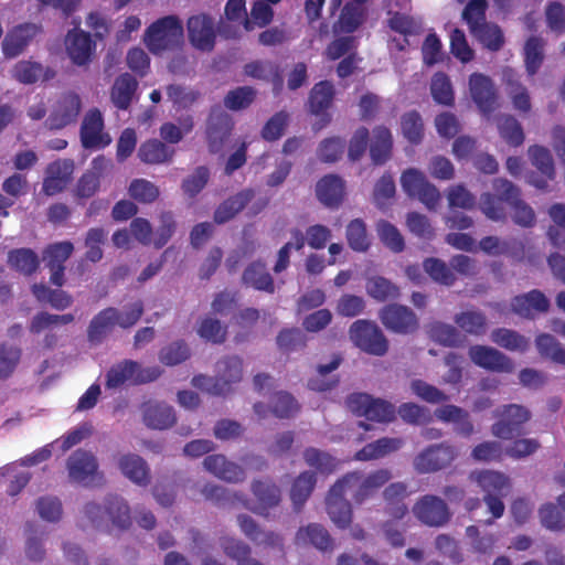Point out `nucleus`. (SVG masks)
I'll use <instances>...</instances> for the list:
<instances>
[{
    "label": "nucleus",
    "instance_id": "1",
    "mask_svg": "<svg viewBox=\"0 0 565 565\" xmlns=\"http://www.w3.org/2000/svg\"><path fill=\"white\" fill-rule=\"evenodd\" d=\"M143 313V303L138 300L124 310L115 307H107L98 311L89 321L86 329L87 342L92 347L103 344L110 335L116 326L122 329L134 327Z\"/></svg>",
    "mask_w": 565,
    "mask_h": 565
},
{
    "label": "nucleus",
    "instance_id": "2",
    "mask_svg": "<svg viewBox=\"0 0 565 565\" xmlns=\"http://www.w3.org/2000/svg\"><path fill=\"white\" fill-rule=\"evenodd\" d=\"M67 478L71 483L97 487L105 483L97 457L89 450L77 449L66 459Z\"/></svg>",
    "mask_w": 565,
    "mask_h": 565
},
{
    "label": "nucleus",
    "instance_id": "3",
    "mask_svg": "<svg viewBox=\"0 0 565 565\" xmlns=\"http://www.w3.org/2000/svg\"><path fill=\"white\" fill-rule=\"evenodd\" d=\"M182 39L183 26L174 15L159 19L148 28L145 34V43L154 54L177 47Z\"/></svg>",
    "mask_w": 565,
    "mask_h": 565
},
{
    "label": "nucleus",
    "instance_id": "4",
    "mask_svg": "<svg viewBox=\"0 0 565 565\" xmlns=\"http://www.w3.org/2000/svg\"><path fill=\"white\" fill-rule=\"evenodd\" d=\"M349 337L355 347L369 354L383 356L388 351V340L373 321H354L349 329Z\"/></svg>",
    "mask_w": 565,
    "mask_h": 565
},
{
    "label": "nucleus",
    "instance_id": "5",
    "mask_svg": "<svg viewBox=\"0 0 565 565\" xmlns=\"http://www.w3.org/2000/svg\"><path fill=\"white\" fill-rule=\"evenodd\" d=\"M392 477L393 475L390 469L382 468L372 471L365 477L360 472H350L340 480L351 493L352 499L361 504L372 498Z\"/></svg>",
    "mask_w": 565,
    "mask_h": 565
},
{
    "label": "nucleus",
    "instance_id": "6",
    "mask_svg": "<svg viewBox=\"0 0 565 565\" xmlns=\"http://www.w3.org/2000/svg\"><path fill=\"white\" fill-rule=\"evenodd\" d=\"M401 185L408 196L419 200L428 210H435L439 204L440 192L422 171L415 168H409L402 173Z\"/></svg>",
    "mask_w": 565,
    "mask_h": 565
},
{
    "label": "nucleus",
    "instance_id": "7",
    "mask_svg": "<svg viewBox=\"0 0 565 565\" xmlns=\"http://www.w3.org/2000/svg\"><path fill=\"white\" fill-rule=\"evenodd\" d=\"M494 416L500 419L491 426L492 435L501 439H511L520 434L522 425L530 420L531 412L523 405L509 404L498 407Z\"/></svg>",
    "mask_w": 565,
    "mask_h": 565
},
{
    "label": "nucleus",
    "instance_id": "8",
    "mask_svg": "<svg viewBox=\"0 0 565 565\" xmlns=\"http://www.w3.org/2000/svg\"><path fill=\"white\" fill-rule=\"evenodd\" d=\"M383 326L391 332L397 334H412L419 328V319L408 307L391 303L384 306L379 313Z\"/></svg>",
    "mask_w": 565,
    "mask_h": 565
},
{
    "label": "nucleus",
    "instance_id": "9",
    "mask_svg": "<svg viewBox=\"0 0 565 565\" xmlns=\"http://www.w3.org/2000/svg\"><path fill=\"white\" fill-rule=\"evenodd\" d=\"M413 513L418 521L430 527H443L451 519L447 503L433 494L419 498L413 507Z\"/></svg>",
    "mask_w": 565,
    "mask_h": 565
},
{
    "label": "nucleus",
    "instance_id": "10",
    "mask_svg": "<svg viewBox=\"0 0 565 565\" xmlns=\"http://www.w3.org/2000/svg\"><path fill=\"white\" fill-rule=\"evenodd\" d=\"M241 532L255 545L266 548L285 551V537L282 534L262 527L250 515L241 513L236 516Z\"/></svg>",
    "mask_w": 565,
    "mask_h": 565
},
{
    "label": "nucleus",
    "instance_id": "11",
    "mask_svg": "<svg viewBox=\"0 0 565 565\" xmlns=\"http://www.w3.org/2000/svg\"><path fill=\"white\" fill-rule=\"evenodd\" d=\"M457 457L456 449L447 444L434 445L414 459V468L419 473H429L449 466Z\"/></svg>",
    "mask_w": 565,
    "mask_h": 565
},
{
    "label": "nucleus",
    "instance_id": "12",
    "mask_svg": "<svg viewBox=\"0 0 565 565\" xmlns=\"http://www.w3.org/2000/svg\"><path fill=\"white\" fill-rule=\"evenodd\" d=\"M74 252V245L70 241L50 244L42 254L45 266L50 269L51 284L62 287L65 284V262Z\"/></svg>",
    "mask_w": 565,
    "mask_h": 565
},
{
    "label": "nucleus",
    "instance_id": "13",
    "mask_svg": "<svg viewBox=\"0 0 565 565\" xmlns=\"http://www.w3.org/2000/svg\"><path fill=\"white\" fill-rule=\"evenodd\" d=\"M470 360L478 366L493 372L512 373V360L501 351L487 345H472L468 351Z\"/></svg>",
    "mask_w": 565,
    "mask_h": 565
},
{
    "label": "nucleus",
    "instance_id": "14",
    "mask_svg": "<svg viewBox=\"0 0 565 565\" xmlns=\"http://www.w3.org/2000/svg\"><path fill=\"white\" fill-rule=\"evenodd\" d=\"M81 141L86 149H99L108 146L111 138L104 132L102 113L93 109L86 114L81 127Z\"/></svg>",
    "mask_w": 565,
    "mask_h": 565
},
{
    "label": "nucleus",
    "instance_id": "15",
    "mask_svg": "<svg viewBox=\"0 0 565 565\" xmlns=\"http://www.w3.org/2000/svg\"><path fill=\"white\" fill-rule=\"evenodd\" d=\"M142 423L150 429L164 430L177 423L172 406L163 402L148 401L140 406Z\"/></svg>",
    "mask_w": 565,
    "mask_h": 565
},
{
    "label": "nucleus",
    "instance_id": "16",
    "mask_svg": "<svg viewBox=\"0 0 565 565\" xmlns=\"http://www.w3.org/2000/svg\"><path fill=\"white\" fill-rule=\"evenodd\" d=\"M348 493L350 492L339 480L332 486L327 498L328 514L331 521L341 529L347 527L352 518L351 504L344 498Z\"/></svg>",
    "mask_w": 565,
    "mask_h": 565
},
{
    "label": "nucleus",
    "instance_id": "17",
    "mask_svg": "<svg viewBox=\"0 0 565 565\" xmlns=\"http://www.w3.org/2000/svg\"><path fill=\"white\" fill-rule=\"evenodd\" d=\"M74 161L60 159L50 163L45 171L42 190L46 195H55L62 192L72 180Z\"/></svg>",
    "mask_w": 565,
    "mask_h": 565
},
{
    "label": "nucleus",
    "instance_id": "18",
    "mask_svg": "<svg viewBox=\"0 0 565 565\" xmlns=\"http://www.w3.org/2000/svg\"><path fill=\"white\" fill-rule=\"evenodd\" d=\"M250 491L257 500L253 512L262 516H267L269 510L278 507L281 501V490L270 479L253 480Z\"/></svg>",
    "mask_w": 565,
    "mask_h": 565
},
{
    "label": "nucleus",
    "instance_id": "19",
    "mask_svg": "<svg viewBox=\"0 0 565 565\" xmlns=\"http://www.w3.org/2000/svg\"><path fill=\"white\" fill-rule=\"evenodd\" d=\"M188 32L191 43L199 50L211 51L215 44L213 20L202 13L188 20Z\"/></svg>",
    "mask_w": 565,
    "mask_h": 565
},
{
    "label": "nucleus",
    "instance_id": "20",
    "mask_svg": "<svg viewBox=\"0 0 565 565\" xmlns=\"http://www.w3.org/2000/svg\"><path fill=\"white\" fill-rule=\"evenodd\" d=\"M294 543L300 547L313 546L321 552H332L334 547L328 530L319 523L300 526L295 534Z\"/></svg>",
    "mask_w": 565,
    "mask_h": 565
},
{
    "label": "nucleus",
    "instance_id": "21",
    "mask_svg": "<svg viewBox=\"0 0 565 565\" xmlns=\"http://www.w3.org/2000/svg\"><path fill=\"white\" fill-rule=\"evenodd\" d=\"M81 111V99L75 94L63 96L55 106L45 124L50 129H62L75 122Z\"/></svg>",
    "mask_w": 565,
    "mask_h": 565
},
{
    "label": "nucleus",
    "instance_id": "22",
    "mask_svg": "<svg viewBox=\"0 0 565 565\" xmlns=\"http://www.w3.org/2000/svg\"><path fill=\"white\" fill-rule=\"evenodd\" d=\"M203 466L206 471L230 483L243 482L246 479L244 468L233 461H228L223 455L217 454L205 457Z\"/></svg>",
    "mask_w": 565,
    "mask_h": 565
},
{
    "label": "nucleus",
    "instance_id": "23",
    "mask_svg": "<svg viewBox=\"0 0 565 565\" xmlns=\"http://www.w3.org/2000/svg\"><path fill=\"white\" fill-rule=\"evenodd\" d=\"M471 98L483 113H490L495 107V89L490 77L473 73L469 78Z\"/></svg>",
    "mask_w": 565,
    "mask_h": 565
},
{
    "label": "nucleus",
    "instance_id": "24",
    "mask_svg": "<svg viewBox=\"0 0 565 565\" xmlns=\"http://www.w3.org/2000/svg\"><path fill=\"white\" fill-rule=\"evenodd\" d=\"M511 308L516 315L532 319L535 312H546L548 310L550 300L542 291L533 289L526 294L514 297L511 301Z\"/></svg>",
    "mask_w": 565,
    "mask_h": 565
},
{
    "label": "nucleus",
    "instance_id": "25",
    "mask_svg": "<svg viewBox=\"0 0 565 565\" xmlns=\"http://www.w3.org/2000/svg\"><path fill=\"white\" fill-rule=\"evenodd\" d=\"M118 467L121 473L135 484L147 487L150 483V468L139 455L126 454L120 456Z\"/></svg>",
    "mask_w": 565,
    "mask_h": 565
},
{
    "label": "nucleus",
    "instance_id": "26",
    "mask_svg": "<svg viewBox=\"0 0 565 565\" xmlns=\"http://www.w3.org/2000/svg\"><path fill=\"white\" fill-rule=\"evenodd\" d=\"M66 52L76 65H85L90 61L95 44L90 35L83 31L68 32L66 40Z\"/></svg>",
    "mask_w": 565,
    "mask_h": 565
},
{
    "label": "nucleus",
    "instance_id": "27",
    "mask_svg": "<svg viewBox=\"0 0 565 565\" xmlns=\"http://www.w3.org/2000/svg\"><path fill=\"white\" fill-rule=\"evenodd\" d=\"M36 32L38 26L32 23L15 26L8 32L2 42L3 54L10 58L18 56L23 52Z\"/></svg>",
    "mask_w": 565,
    "mask_h": 565
},
{
    "label": "nucleus",
    "instance_id": "28",
    "mask_svg": "<svg viewBox=\"0 0 565 565\" xmlns=\"http://www.w3.org/2000/svg\"><path fill=\"white\" fill-rule=\"evenodd\" d=\"M215 375L224 394L232 391V385L238 383L243 375V361L236 355L224 356L216 362Z\"/></svg>",
    "mask_w": 565,
    "mask_h": 565
},
{
    "label": "nucleus",
    "instance_id": "29",
    "mask_svg": "<svg viewBox=\"0 0 565 565\" xmlns=\"http://www.w3.org/2000/svg\"><path fill=\"white\" fill-rule=\"evenodd\" d=\"M250 189H245L222 202L214 212V222L224 224L238 214L254 198Z\"/></svg>",
    "mask_w": 565,
    "mask_h": 565
},
{
    "label": "nucleus",
    "instance_id": "30",
    "mask_svg": "<svg viewBox=\"0 0 565 565\" xmlns=\"http://www.w3.org/2000/svg\"><path fill=\"white\" fill-rule=\"evenodd\" d=\"M393 138L391 131L383 126H377L372 131L370 157L374 164H384L392 154Z\"/></svg>",
    "mask_w": 565,
    "mask_h": 565
},
{
    "label": "nucleus",
    "instance_id": "31",
    "mask_svg": "<svg viewBox=\"0 0 565 565\" xmlns=\"http://www.w3.org/2000/svg\"><path fill=\"white\" fill-rule=\"evenodd\" d=\"M242 281L244 285L256 290L274 294L275 284L271 275L268 273L266 265L262 262L249 264L243 273Z\"/></svg>",
    "mask_w": 565,
    "mask_h": 565
},
{
    "label": "nucleus",
    "instance_id": "32",
    "mask_svg": "<svg viewBox=\"0 0 565 565\" xmlns=\"http://www.w3.org/2000/svg\"><path fill=\"white\" fill-rule=\"evenodd\" d=\"M343 181L335 174L323 177L316 186L319 201L326 206H338L343 198Z\"/></svg>",
    "mask_w": 565,
    "mask_h": 565
},
{
    "label": "nucleus",
    "instance_id": "33",
    "mask_svg": "<svg viewBox=\"0 0 565 565\" xmlns=\"http://www.w3.org/2000/svg\"><path fill=\"white\" fill-rule=\"evenodd\" d=\"M137 87L138 82L132 75L125 73L118 76L110 92L113 104L119 109H127L131 104Z\"/></svg>",
    "mask_w": 565,
    "mask_h": 565
},
{
    "label": "nucleus",
    "instance_id": "34",
    "mask_svg": "<svg viewBox=\"0 0 565 565\" xmlns=\"http://www.w3.org/2000/svg\"><path fill=\"white\" fill-rule=\"evenodd\" d=\"M106 518L114 526L125 530L131 524L130 509L127 501L117 495L108 494L105 497Z\"/></svg>",
    "mask_w": 565,
    "mask_h": 565
},
{
    "label": "nucleus",
    "instance_id": "35",
    "mask_svg": "<svg viewBox=\"0 0 565 565\" xmlns=\"http://www.w3.org/2000/svg\"><path fill=\"white\" fill-rule=\"evenodd\" d=\"M200 491L206 500L214 502L218 507H233L236 503L247 507V500L243 493L218 484L206 483Z\"/></svg>",
    "mask_w": 565,
    "mask_h": 565
},
{
    "label": "nucleus",
    "instance_id": "36",
    "mask_svg": "<svg viewBox=\"0 0 565 565\" xmlns=\"http://www.w3.org/2000/svg\"><path fill=\"white\" fill-rule=\"evenodd\" d=\"M174 156V149L168 147L158 139L143 142L138 149V157L148 164L170 162Z\"/></svg>",
    "mask_w": 565,
    "mask_h": 565
},
{
    "label": "nucleus",
    "instance_id": "37",
    "mask_svg": "<svg viewBox=\"0 0 565 565\" xmlns=\"http://www.w3.org/2000/svg\"><path fill=\"white\" fill-rule=\"evenodd\" d=\"M316 482V475L311 471H305L295 479L290 489V500L296 512L302 510L315 489Z\"/></svg>",
    "mask_w": 565,
    "mask_h": 565
},
{
    "label": "nucleus",
    "instance_id": "38",
    "mask_svg": "<svg viewBox=\"0 0 565 565\" xmlns=\"http://www.w3.org/2000/svg\"><path fill=\"white\" fill-rule=\"evenodd\" d=\"M231 130L228 116L225 114L212 115L207 122V141L210 151L213 153L222 149L224 140Z\"/></svg>",
    "mask_w": 565,
    "mask_h": 565
},
{
    "label": "nucleus",
    "instance_id": "39",
    "mask_svg": "<svg viewBox=\"0 0 565 565\" xmlns=\"http://www.w3.org/2000/svg\"><path fill=\"white\" fill-rule=\"evenodd\" d=\"M402 446L403 440L399 438L383 437L365 445L355 454V459L361 461L379 459L398 450Z\"/></svg>",
    "mask_w": 565,
    "mask_h": 565
},
{
    "label": "nucleus",
    "instance_id": "40",
    "mask_svg": "<svg viewBox=\"0 0 565 565\" xmlns=\"http://www.w3.org/2000/svg\"><path fill=\"white\" fill-rule=\"evenodd\" d=\"M454 321L462 332L475 337L486 334L488 329L487 317L479 310L459 312L455 315Z\"/></svg>",
    "mask_w": 565,
    "mask_h": 565
},
{
    "label": "nucleus",
    "instance_id": "41",
    "mask_svg": "<svg viewBox=\"0 0 565 565\" xmlns=\"http://www.w3.org/2000/svg\"><path fill=\"white\" fill-rule=\"evenodd\" d=\"M429 338L438 344L448 348L459 347L462 343L460 331L452 324L435 321L428 326Z\"/></svg>",
    "mask_w": 565,
    "mask_h": 565
},
{
    "label": "nucleus",
    "instance_id": "42",
    "mask_svg": "<svg viewBox=\"0 0 565 565\" xmlns=\"http://www.w3.org/2000/svg\"><path fill=\"white\" fill-rule=\"evenodd\" d=\"M8 264L12 269L29 276L38 269L40 260L35 252L23 247L8 253Z\"/></svg>",
    "mask_w": 565,
    "mask_h": 565
},
{
    "label": "nucleus",
    "instance_id": "43",
    "mask_svg": "<svg viewBox=\"0 0 565 565\" xmlns=\"http://www.w3.org/2000/svg\"><path fill=\"white\" fill-rule=\"evenodd\" d=\"M78 525L83 529H106L107 518L105 511V501L103 502V504H99L95 501H88L84 503L79 511Z\"/></svg>",
    "mask_w": 565,
    "mask_h": 565
},
{
    "label": "nucleus",
    "instance_id": "44",
    "mask_svg": "<svg viewBox=\"0 0 565 565\" xmlns=\"http://www.w3.org/2000/svg\"><path fill=\"white\" fill-rule=\"evenodd\" d=\"M490 339L493 343L509 351L525 352L530 345L527 338L505 328L492 330Z\"/></svg>",
    "mask_w": 565,
    "mask_h": 565
},
{
    "label": "nucleus",
    "instance_id": "45",
    "mask_svg": "<svg viewBox=\"0 0 565 565\" xmlns=\"http://www.w3.org/2000/svg\"><path fill=\"white\" fill-rule=\"evenodd\" d=\"M139 370V363L132 360H124L113 365L106 374V387L117 388L128 381L135 383V374Z\"/></svg>",
    "mask_w": 565,
    "mask_h": 565
},
{
    "label": "nucleus",
    "instance_id": "46",
    "mask_svg": "<svg viewBox=\"0 0 565 565\" xmlns=\"http://www.w3.org/2000/svg\"><path fill=\"white\" fill-rule=\"evenodd\" d=\"M470 33L488 50L497 52L504 44V35L499 25L484 22L477 28H472Z\"/></svg>",
    "mask_w": 565,
    "mask_h": 565
},
{
    "label": "nucleus",
    "instance_id": "47",
    "mask_svg": "<svg viewBox=\"0 0 565 565\" xmlns=\"http://www.w3.org/2000/svg\"><path fill=\"white\" fill-rule=\"evenodd\" d=\"M196 332L207 342L222 344L227 338V326L216 318L205 316L200 320Z\"/></svg>",
    "mask_w": 565,
    "mask_h": 565
},
{
    "label": "nucleus",
    "instance_id": "48",
    "mask_svg": "<svg viewBox=\"0 0 565 565\" xmlns=\"http://www.w3.org/2000/svg\"><path fill=\"white\" fill-rule=\"evenodd\" d=\"M535 345L543 358L565 365V348L555 337L550 333H542L536 337Z\"/></svg>",
    "mask_w": 565,
    "mask_h": 565
},
{
    "label": "nucleus",
    "instance_id": "49",
    "mask_svg": "<svg viewBox=\"0 0 565 565\" xmlns=\"http://www.w3.org/2000/svg\"><path fill=\"white\" fill-rule=\"evenodd\" d=\"M334 95L333 85L323 81L317 83L309 95V106L311 113L318 115L330 107Z\"/></svg>",
    "mask_w": 565,
    "mask_h": 565
},
{
    "label": "nucleus",
    "instance_id": "50",
    "mask_svg": "<svg viewBox=\"0 0 565 565\" xmlns=\"http://www.w3.org/2000/svg\"><path fill=\"white\" fill-rule=\"evenodd\" d=\"M35 511L49 523H57L63 518V504L57 497L43 495L35 500Z\"/></svg>",
    "mask_w": 565,
    "mask_h": 565
},
{
    "label": "nucleus",
    "instance_id": "51",
    "mask_svg": "<svg viewBox=\"0 0 565 565\" xmlns=\"http://www.w3.org/2000/svg\"><path fill=\"white\" fill-rule=\"evenodd\" d=\"M107 232L102 227L89 228L85 236V260L97 263L103 258L102 245L106 242Z\"/></svg>",
    "mask_w": 565,
    "mask_h": 565
},
{
    "label": "nucleus",
    "instance_id": "52",
    "mask_svg": "<svg viewBox=\"0 0 565 565\" xmlns=\"http://www.w3.org/2000/svg\"><path fill=\"white\" fill-rule=\"evenodd\" d=\"M500 136L512 146H520L524 140V134L519 121L510 115H500L497 118Z\"/></svg>",
    "mask_w": 565,
    "mask_h": 565
},
{
    "label": "nucleus",
    "instance_id": "53",
    "mask_svg": "<svg viewBox=\"0 0 565 565\" xmlns=\"http://www.w3.org/2000/svg\"><path fill=\"white\" fill-rule=\"evenodd\" d=\"M524 61L529 75H534L544 60V41L537 36H531L524 46Z\"/></svg>",
    "mask_w": 565,
    "mask_h": 565
},
{
    "label": "nucleus",
    "instance_id": "54",
    "mask_svg": "<svg viewBox=\"0 0 565 565\" xmlns=\"http://www.w3.org/2000/svg\"><path fill=\"white\" fill-rule=\"evenodd\" d=\"M423 267L435 282L445 286H452L456 281V276L451 270V267L439 258L425 259Z\"/></svg>",
    "mask_w": 565,
    "mask_h": 565
},
{
    "label": "nucleus",
    "instance_id": "55",
    "mask_svg": "<svg viewBox=\"0 0 565 565\" xmlns=\"http://www.w3.org/2000/svg\"><path fill=\"white\" fill-rule=\"evenodd\" d=\"M376 232L381 242L394 253H399L404 249V238L398 228L385 220H380L376 223Z\"/></svg>",
    "mask_w": 565,
    "mask_h": 565
},
{
    "label": "nucleus",
    "instance_id": "56",
    "mask_svg": "<svg viewBox=\"0 0 565 565\" xmlns=\"http://www.w3.org/2000/svg\"><path fill=\"white\" fill-rule=\"evenodd\" d=\"M189 345L182 341H174L163 347L159 352V360L168 366L178 365L190 358Z\"/></svg>",
    "mask_w": 565,
    "mask_h": 565
},
{
    "label": "nucleus",
    "instance_id": "57",
    "mask_svg": "<svg viewBox=\"0 0 565 565\" xmlns=\"http://www.w3.org/2000/svg\"><path fill=\"white\" fill-rule=\"evenodd\" d=\"M401 127L404 137L412 143L417 145L424 136V124L420 115L415 111H408L401 118Z\"/></svg>",
    "mask_w": 565,
    "mask_h": 565
},
{
    "label": "nucleus",
    "instance_id": "58",
    "mask_svg": "<svg viewBox=\"0 0 565 565\" xmlns=\"http://www.w3.org/2000/svg\"><path fill=\"white\" fill-rule=\"evenodd\" d=\"M349 246L355 252H365L370 246L365 223L361 218L351 221L347 226Z\"/></svg>",
    "mask_w": 565,
    "mask_h": 565
},
{
    "label": "nucleus",
    "instance_id": "59",
    "mask_svg": "<svg viewBox=\"0 0 565 565\" xmlns=\"http://www.w3.org/2000/svg\"><path fill=\"white\" fill-rule=\"evenodd\" d=\"M345 140L340 137L323 139L317 149V157L326 163L337 162L343 154Z\"/></svg>",
    "mask_w": 565,
    "mask_h": 565
},
{
    "label": "nucleus",
    "instance_id": "60",
    "mask_svg": "<svg viewBox=\"0 0 565 565\" xmlns=\"http://www.w3.org/2000/svg\"><path fill=\"white\" fill-rule=\"evenodd\" d=\"M478 483L487 494L505 495L509 488L508 478L495 471H483L479 473Z\"/></svg>",
    "mask_w": 565,
    "mask_h": 565
},
{
    "label": "nucleus",
    "instance_id": "61",
    "mask_svg": "<svg viewBox=\"0 0 565 565\" xmlns=\"http://www.w3.org/2000/svg\"><path fill=\"white\" fill-rule=\"evenodd\" d=\"M43 541L44 533L33 525H29L26 530L25 555L30 561L42 562L45 558L46 551Z\"/></svg>",
    "mask_w": 565,
    "mask_h": 565
},
{
    "label": "nucleus",
    "instance_id": "62",
    "mask_svg": "<svg viewBox=\"0 0 565 565\" xmlns=\"http://www.w3.org/2000/svg\"><path fill=\"white\" fill-rule=\"evenodd\" d=\"M270 408L275 416L289 418L299 411V405L289 393L277 392L271 396Z\"/></svg>",
    "mask_w": 565,
    "mask_h": 565
},
{
    "label": "nucleus",
    "instance_id": "63",
    "mask_svg": "<svg viewBox=\"0 0 565 565\" xmlns=\"http://www.w3.org/2000/svg\"><path fill=\"white\" fill-rule=\"evenodd\" d=\"M22 351L19 347L8 343L0 344V379L9 377L17 369Z\"/></svg>",
    "mask_w": 565,
    "mask_h": 565
},
{
    "label": "nucleus",
    "instance_id": "64",
    "mask_svg": "<svg viewBox=\"0 0 565 565\" xmlns=\"http://www.w3.org/2000/svg\"><path fill=\"white\" fill-rule=\"evenodd\" d=\"M366 290L372 298L379 301L395 299L399 295L398 288L383 277H374L369 279L366 284Z\"/></svg>",
    "mask_w": 565,
    "mask_h": 565
}]
</instances>
